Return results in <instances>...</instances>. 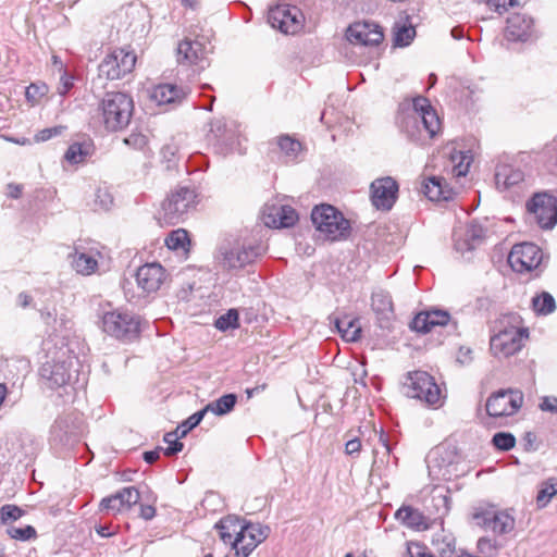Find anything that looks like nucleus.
<instances>
[{
    "instance_id": "obj_49",
    "label": "nucleus",
    "mask_w": 557,
    "mask_h": 557,
    "mask_svg": "<svg viewBox=\"0 0 557 557\" xmlns=\"http://www.w3.org/2000/svg\"><path fill=\"white\" fill-rule=\"evenodd\" d=\"M41 318L47 325L52 324V330L54 333L62 332L63 329H69V324H71V321L69 319L61 317L58 320L57 318L53 317V314L50 311H47V312L42 311Z\"/></svg>"
},
{
    "instance_id": "obj_53",
    "label": "nucleus",
    "mask_w": 557,
    "mask_h": 557,
    "mask_svg": "<svg viewBox=\"0 0 557 557\" xmlns=\"http://www.w3.org/2000/svg\"><path fill=\"white\" fill-rule=\"evenodd\" d=\"M487 5L495 12L502 14L508 10V8L518 5V0H487Z\"/></svg>"
},
{
    "instance_id": "obj_60",
    "label": "nucleus",
    "mask_w": 557,
    "mask_h": 557,
    "mask_svg": "<svg viewBox=\"0 0 557 557\" xmlns=\"http://www.w3.org/2000/svg\"><path fill=\"white\" fill-rule=\"evenodd\" d=\"M196 426V423H191V419L189 417L187 420H185L176 428V431L180 433L181 437H184L190 430H193Z\"/></svg>"
},
{
    "instance_id": "obj_38",
    "label": "nucleus",
    "mask_w": 557,
    "mask_h": 557,
    "mask_svg": "<svg viewBox=\"0 0 557 557\" xmlns=\"http://www.w3.org/2000/svg\"><path fill=\"white\" fill-rule=\"evenodd\" d=\"M49 87L47 84L38 82L30 84L25 90V97L30 106H37L41 99L48 94Z\"/></svg>"
},
{
    "instance_id": "obj_39",
    "label": "nucleus",
    "mask_w": 557,
    "mask_h": 557,
    "mask_svg": "<svg viewBox=\"0 0 557 557\" xmlns=\"http://www.w3.org/2000/svg\"><path fill=\"white\" fill-rule=\"evenodd\" d=\"M277 145L284 156L289 160L293 161L297 158L299 152L301 151V145L299 141L293 139L289 136H282L278 138Z\"/></svg>"
},
{
    "instance_id": "obj_11",
    "label": "nucleus",
    "mask_w": 557,
    "mask_h": 557,
    "mask_svg": "<svg viewBox=\"0 0 557 557\" xmlns=\"http://www.w3.org/2000/svg\"><path fill=\"white\" fill-rule=\"evenodd\" d=\"M195 201L196 194L194 189L180 187L162 202L165 221L171 224L178 223L195 205Z\"/></svg>"
},
{
    "instance_id": "obj_19",
    "label": "nucleus",
    "mask_w": 557,
    "mask_h": 557,
    "mask_svg": "<svg viewBox=\"0 0 557 557\" xmlns=\"http://www.w3.org/2000/svg\"><path fill=\"white\" fill-rule=\"evenodd\" d=\"M72 366V360L69 362H46L40 368V376L50 388L65 386L71 382L73 376L71 370Z\"/></svg>"
},
{
    "instance_id": "obj_62",
    "label": "nucleus",
    "mask_w": 557,
    "mask_h": 557,
    "mask_svg": "<svg viewBox=\"0 0 557 557\" xmlns=\"http://www.w3.org/2000/svg\"><path fill=\"white\" fill-rule=\"evenodd\" d=\"M161 448H157L154 450H149L144 453V460L148 463H153L160 457Z\"/></svg>"
},
{
    "instance_id": "obj_35",
    "label": "nucleus",
    "mask_w": 557,
    "mask_h": 557,
    "mask_svg": "<svg viewBox=\"0 0 557 557\" xmlns=\"http://www.w3.org/2000/svg\"><path fill=\"white\" fill-rule=\"evenodd\" d=\"M237 401V397L234 394H226L219 399L211 401L207 405V410L216 414L223 416L233 410Z\"/></svg>"
},
{
    "instance_id": "obj_57",
    "label": "nucleus",
    "mask_w": 557,
    "mask_h": 557,
    "mask_svg": "<svg viewBox=\"0 0 557 557\" xmlns=\"http://www.w3.org/2000/svg\"><path fill=\"white\" fill-rule=\"evenodd\" d=\"M112 197L111 195L106 191L99 189L96 194V203H99L100 208L102 209H109V207L112 205Z\"/></svg>"
},
{
    "instance_id": "obj_48",
    "label": "nucleus",
    "mask_w": 557,
    "mask_h": 557,
    "mask_svg": "<svg viewBox=\"0 0 557 557\" xmlns=\"http://www.w3.org/2000/svg\"><path fill=\"white\" fill-rule=\"evenodd\" d=\"M492 442L495 447L506 451L515 447L516 438L511 433L499 432L493 436Z\"/></svg>"
},
{
    "instance_id": "obj_10",
    "label": "nucleus",
    "mask_w": 557,
    "mask_h": 557,
    "mask_svg": "<svg viewBox=\"0 0 557 557\" xmlns=\"http://www.w3.org/2000/svg\"><path fill=\"white\" fill-rule=\"evenodd\" d=\"M542 259V250L533 243L517 244L508 255L509 265L518 273H528L537 269Z\"/></svg>"
},
{
    "instance_id": "obj_27",
    "label": "nucleus",
    "mask_w": 557,
    "mask_h": 557,
    "mask_svg": "<svg viewBox=\"0 0 557 557\" xmlns=\"http://www.w3.org/2000/svg\"><path fill=\"white\" fill-rule=\"evenodd\" d=\"M100 253L98 251H78L71 256L72 257V267L73 269L82 274V275H90L96 272L98 268V257Z\"/></svg>"
},
{
    "instance_id": "obj_15",
    "label": "nucleus",
    "mask_w": 557,
    "mask_h": 557,
    "mask_svg": "<svg viewBox=\"0 0 557 557\" xmlns=\"http://www.w3.org/2000/svg\"><path fill=\"white\" fill-rule=\"evenodd\" d=\"M473 518L478 524L497 535L509 534L515 530L516 519L512 510H483L475 512Z\"/></svg>"
},
{
    "instance_id": "obj_17",
    "label": "nucleus",
    "mask_w": 557,
    "mask_h": 557,
    "mask_svg": "<svg viewBox=\"0 0 557 557\" xmlns=\"http://www.w3.org/2000/svg\"><path fill=\"white\" fill-rule=\"evenodd\" d=\"M384 38L381 27L372 22H356L347 29V39L352 45L375 47Z\"/></svg>"
},
{
    "instance_id": "obj_63",
    "label": "nucleus",
    "mask_w": 557,
    "mask_h": 557,
    "mask_svg": "<svg viewBox=\"0 0 557 557\" xmlns=\"http://www.w3.org/2000/svg\"><path fill=\"white\" fill-rule=\"evenodd\" d=\"M207 412H210V410H207V406H206L202 410H199V411L195 412L194 414H191L190 416L191 423H196V425H198Z\"/></svg>"
},
{
    "instance_id": "obj_64",
    "label": "nucleus",
    "mask_w": 557,
    "mask_h": 557,
    "mask_svg": "<svg viewBox=\"0 0 557 557\" xmlns=\"http://www.w3.org/2000/svg\"><path fill=\"white\" fill-rule=\"evenodd\" d=\"M9 188V196L12 198H18L22 194V187L20 185L10 184L8 186Z\"/></svg>"
},
{
    "instance_id": "obj_23",
    "label": "nucleus",
    "mask_w": 557,
    "mask_h": 557,
    "mask_svg": "<svg viewBox=\"0 0 557 557\" xmlns=\"http://www.w3.org/2000/svg\"><path fill=\"white\" fill-rule=\"evenodd\" d=\"M298 214L289 206L265 207L263 211V221L271 227H289L296 223Z\"/></svg>"
},
{
    "instance_id": "obj_61",
    "label": "nucleus",
    "mask_w": 557,
    "mask_h": 557,
    "mask_svg": "<svg viewBox=\"0 0 557 557\" xmlns=\"http://www.w3.org/2000/svg\"><path fill=\"white\" fill-rule=\"evenodd\" d=\"M156 515V509L154 507L150 506V505H141L140 506V517L144 518L145 520H150L154 517Z\"/></svg>"
},
{
    "instance_id": "obj_56",
    "label": "nucleus",
    "mask_w": 557,
    "mask_h": 557,
    "mask_svg": "<svg viewBox=\"0 0 557 557\" xmlns=\"http://www.w3.org/2000/svg\"><path fill=\"white\" fill-rule=\"evenodd\" d=\"M72 87H73V77L70 76L66 72H63L60 77V84L58 87L59 95H61V96L66 95Z\"/></svg>"
},
{
    "instance_id": "obj_6",
    "label": "nucleus",
    "mask_w": 557,
    "mask_h": 557,
    "mask_svg": "<svg viewBox=\"0 0 557 557\" xmlns=\"http://www.w3.org/2000/svg\"><path fill=\"white\" fill-rule=\"evenodd\" d=\"M405 394L422 404L438 408L443 405V395L434 377L425 371L409 372L404 383Z\"/></svg>"
},
{
    "instance_id": "obj_43",
    "label": "nucleus",
    "mask_w": 557,
    "mask_h": 557,
    "mask_svg": "<svg viewBox=\"0 0 557 557\" xmlns=\"http://www.w3.org/2000/svg\"><path fill=\"white\" fill-rule=\"evenodd\" d=\"M557 493V480H549L544 483L537 493L536 502L540 507L545 506L549 499Z\"/></svg>"
},
{
    "instance_id": "obj_22",
    "label": "nucleus",
    "mask_w": 557,
    "mask_h": 557,
    "mask_svg": "<svg viewBox=\"0 0 557 557\" xmlns=\"http://www.w3.org/2000/svg\"><path fill=\"white\" fill-rule=\"evenodd\" d=\"M535 33L534 21L531 16L516 13L507 20L506 36L510 40L525 41Z\"/></svg>"
},
{
    "instance_id": "obj_51",
    "label": "nucleus",
    "mask_w": 557,
    "mask_h": 557,
    "mask_svg": "<svg viewBox=\"0 0 557 557\" xmlns=\"http://www.w3.org/2000/svg\"><path fill=\"white\" fill-rule=\"evenodd\" d=\"M22 509L15 505H4L0 508V520L2 523L15 521L22 517Z\"/></svg>"
},
{
    "instance_id": "obj_31",
    "label": "nucleus",
    "mask_w": 557,
    "mask_h": 557,
    "mask_svg": "<svg viewBox=\"0 0 557 557\" xmlns=\"http://www.w3.org/2000/svg\"><path fill=\"white\" fill-rule=\"evenodd\" d=\"M243 522V520L234 516H227L221 519L215 524V529L219 531L220 539L225 544H231L233 546L235 537L240 532Z\"/></svg>"
},
{
    "instance_id": "obj_50",
    "label": "nucleus",
    "mask_w": 557,
    "mask_h": 557,
    "mask_svg": "<svg viewBox=\"0 0 557 557\" xmlns=\"http://www.w3.org/2000/svg\"><path fill=\"white\" fill-rule=\"evenodd\" d=\"M480 554L485 556H494L500 548L497 542L491 537H481L476 544Z\"/></svg>"
},
{
    "instance_id": "obj_40",
    "label": "nucleus",
    "mask_w": 557,
    "mask_h": 557,
    "mask_svg": "<svg viewBox=\"0 0 557 557\" xmlns=\"http://www.w3.org/2000/svg\"><path fill=\"white\" fill-rule=\"evenodd\" d=\"M214 326L222 332H225L230 329H237L238 324V312L236 309H230L226 313L220 315L215 322Z\"/></svg>"
},
{
    "instance_id": "obj_54",
    "label": "nucleus",
    "mask_w": 557,
    "mask_h": 557,
    "mask_svg": "<svg viewBox=\"0 0 557 557\" xmlns=\"http://www.w3.org/2000/svg\"><path fill=\"white\" fill-rule=\"evenodd\" d=\"M63 126H54L39 131L34 139L37 143L49 140L50 138L60 135L63 132Z\"/></svg>"
},
{
    "instance_id": "obj_4",
    "label": "nucleus",
    "mask_w": 557,
    "mask_h": 557,
    "mask_svg": "<svg viewBox=\"0 0 557 557\" xmlns=\"http://www.w3.org/2000/svg\"><path fill=\"white\" fill-rule=\"evenodd\" d=\"M100 327L111 337L131 342L139 335L140 321L137 315L127 310L111 309L103 311L100 315Z\"/></svg>"
},
{
    "instance_id": "obj_24",
    "label": "nucleus",
    "mask_w": 557,
    "mask_h": 557,
    "mask_svg": "<svg viewBox=\"0 0 557 557\" xmlns=\"http://www.w3.org/2000/svg\"><path fill=\"white\" fill-rule=\"evenodd\" d=\"M450 320V315L445 310H429L419 312L412 320L411 327L420 333H428L435 326H444Z\"/></svg>"
},
{
    "instance_id": "obj_2",
    "label": "nucleus",
    "mask_w": 557,
    "mask_h": 557,
    "mask_svg": "<svg viewBox=\"0 0 557 557\" xmlns=\"http://www.w3.org/2000/svg\"><path fill=\"white\" fill-rule=\"evenodd\" d=\"M519 319L508 315L499 319L495 325V334L491 336L490 349L496 358H508L518 352L528 331L519 325Z\"/></svg>"
},
{
    "instance_id": "obj_18",
    "label": "nucleus",
    "mask_w": 557,
    "mask_h": 557,
    "mask_svg": "<svg viewBox=\"0 0 557 557\" xmlns=\"http://www.w3.org/2000/svg\"><path fill=\"white\" fill-rule=\"evenodd\" d=\"M166 273L164 268L157 262L146 263L137 269V286L145 293H154L164 283Z\"/></svg>"
},
{
    "instance_id": "obj_26",
    "label": "nucleus",
    "mask_w": 557,
    "mask_h": 557,
    "mask_svg": "<svg viewBox=\"0 0 557 557\" xmlns=\"http://www.w3.org/2000/svg\"><path fill=\"white\" fill-rule=\"evenodd\" d=\"M484 237V227L476 222H471L467 226L463 237L456 238L455 248L457 251L461 253H465L466 251H471L482 244Z\"/></svg>"
},
{
    "instance_id": "obj_13",
    "label": "nucleus",
    "mask_w": 557,
    "mask_h": 557,
    "mask_svg": "<svg viewBox=\"0 0 557 557\" xmlns=\"http://www.w3.org/2000/svg\"><path fill=\"white\" fill-rule=\"evenodd\" d=\"M527 208L542 228H552L557 223V199L554 196L546 193L535 194Z\"/></svg>"
},
{
    "instance_id": "obj_41",
    "label": "nucleus",
    "mask_w": 557,
    "mask_h": 557,
    "mask_svg": "<svg viewBox=\"0 0 557 557\" xmlns=\"http://www.w3.org/2000/svg\"><path fill=\"white\" fill-rule=\"evenodd\" d=\"M416 35V29L412 25H395V44L400 47L408 46Z\"/></svg>"
},
{
    "instance_id": "obj_32",
    "label": "nucleus",
    "mask_w": 557,
    "mask_h": 557,
    "mask_svg": "<svg viewBox=\"0 0 557 557\" xmlns=\"http://www.w3.org/2000/svg\"><path fill=\"white\" fill-rule=\"evenodd\" d=\"M334 324L346 342H356L360 338L361 326L358 319L336 318Z\"/></svg>"
},
{
    "instance_id": "obj_45",
    "label": "nucleus",
    "mask_w": 557,
    "mask_h": 557,
    "mask_svg": "<svg viewBox=\"0 0 557 557\" xmlns=\"http://www.w3.org/2000/svg\"><path fill=\"white\" fill-rule=\"evenodd\" d=\"M10 537L20 541H27L36 536V530L32 525L14 527L10 525L7 529Z\"/></svg>"
},
{
    "instance_id": "obj_1",
    "label": "nucleus",
    "mask_w": 557,
    "mask_h": 557,
    "mask_svg": "<svg viewBox=\"0 0 557 557\" xmlns=\"http://www.w3.org/2000/svg\"><path fill=\"white\" fill-rule=\"evenodd\" d=\"M403 127L413 141L433 138L441 129V121L430 101L424 97L413 99L412 111L403 121Z\"/></svg>"
},
{
    "instance_id": "obj_47",
    "label": "nucleus",
    "mask_w": 557,
    "mask_h": 557,
    "mask_svg": "<svg viewBox=\"0 0 557 557\" xmlns=\"http://www.w3.org/2000/svg\"><path fill=\"white\" fill-rule=\"evenodd\" d=\"M178 438H181V436L176 430L164 435L163 441L168 444V447L164 449L166 456H173L182 451L183 443H181Z\"/></svg>"
},
{
    "instance_id": "obj_34",
    "label": "nucleus",
    "mask_w": 557,
    "mask_h": 557,
    "mask_svg": "<svg viewBox=\"0 0 557 557\" xmlns=\"http://www.w3.org/2000/svg\"><path fill=\"white\" fill-rule=\"evenodd\" d=\"M532 308L535 313L547 315L555 311L556 302L549 293L542 292L532 298Z\"/></svg>"
},
{
    "instance_id": "obj_7",
    "label": "nucleus",
    "mask_w": 557,
    "mask_h": 557,
    "mask_svg": "<svg viewBox=\"0 0 557 557\" xmlns=\"http://www.w3.org/2000/svg\"><path fill=\"white\" fill-rule=\"evenodd\" d=\"M135 64L136 55L134 51L116 48L100 62L98 66L99 75L111 81L120 79L131 73Z\"/></svg>"
},
{
    "instance_id": "obj_58",
    "label": "nucleus",
    "mask_w": 557,
    "mask_h": 557,
    "mask_svg": "<svg viewBox=\"0 0 557 557\" xmlns=\"http://www.w3.org/2000/svg\"><path fill=\"white\" fill-rule=\"evenodd\" d=\"M361 449V442L359 438L349 440L345 445V453L349 456L359 454Z\"/></svg>"
},
{
    "instance_id": "obj_30",
    "label": "nucleus",
    "mask_w": 557,
    "mask_h": 557,
    "mask_svg": "<svg viewBox=\"0 0 557 557\" xmlns=\"http://www.w3.org/2000/svg\"><path fill=\"white\" fill-rule=\"evenodd\" d=\"M523 181V173L508 164L496 168L495 183L498 189H508Z\"/></svg>"
},
{
    "instance_id": "obj_42",
    "label": "nucleus",
    "mask_w": 557,
    "mask_h": 557,
    "mask_svg": "<svg viewBox=\"0 0 557 557\" xmlns=\"http://www.w3.org/2000/svg\"><path fill=\"white\" fill-rule=\"evenodd\" d=\"M124 144L131 148L139 151L148 150L149 139L148 136L140 132H133L124 138Z\"/></svg>"
},
{
    "instance_id": "obj_55",
    "label": "nucleus",
    "mask_w": 557,
    "mask_h": 557,
    "mask_svg": "<svg viewBox=\"0 0 557 557\" xmlns=\"http://www.w3.org/2000/svg\"><path fill=\"white\" fill-rule=\"evenodd\" d=\"M539 407L542 411H547V412L557 414V397H555V396L543 397L541 399Z\"/></svg>"
},
{
    "instance_id": "obj_21",
    "label": "nucleus",
    "mask_w": 557,
    "mask_h": 557,
    "mask_svg": "<svg viewBox=\"0 0 557 557\" xmlns=\"http://www.w3.org/2000/svg\"><path fill=\"white\" fill-rule=\"evenodd\" d=\"M209 50L199 40L184 39L177 47V62L205 67Z\"/></svg>"
},
{
    "instance_id": "obj_52",
    "label": "nucleus",
    "mask_w": 557,
    "mask_h": 557,
    "mask_svg": "<svg viewBox=\"0 0 557 557\" xmlns=\"http://www.w3.org/2000/svg\"><path fill=\"white\" fill-rule=\"evenodd\" d=\"M407 554L409 557H434L430 549L419 542H408Z\"/></svg>"
},
{
    "instance_id": "obj_28",
    "label": "nucleus",
    "mask_w": 557,
    "mask_h": 557,
    "mask_svg": "<svg viewBox=\"0 0 557 557\" xmlns=\"http://www.w3.org/2000/svg\"><path fill=\"white\" fill-rule=\"evenodd\" d=\"M423 194L432 201L449 200L453 190L447 186L442 177H429L422 186Z\"/></svg>"
},
{
    "instance_id": "obj_3",
    "label": "nucleus",
    "mask_w": 557,
    "mask_h": 557,
    "mask_svg": "<svg viewBox=\"0 0 557 557\" xmlns=\"http://www.w3.org/2000/svg\"><path fill=\"white\" fill-rule=\"evenodd\" d=\"M100 110L106 129L116 132L129 124L134 111V101L125 92H107L101 101Z\"/></svg>"
},
{
    "instance_id": "obj_25",
    "label": "nucleus",
    "mask_w": 557,
    "mask_h": 557,
    "mask_svg": "<svg viewBox=\"0 0 557 557\" xmlns=\"http://www.w3.org/2000/svg\"><path fill=\"white\" fill-rule=\"evenodd\" d=\"M187 92L173 84H159L150 91V99L158 106L171 104L181 102Z\"/></svg>"
},
{
    "instance_id": "obj_29",
    "label": "nucleus",
    "mask_w": 557,
    "mask_h": 557,
    "mask_svg": "<svg viewBox=\"0 0 557 557\" xmlns=\"http://www.w3.org/2000/svg\"><path fill=\"white\" fill-rule=\"evenodd\" d=\"M395 516L403 524L410 529L426 530L429 528V519L420 510L410 506L400 507Z\"/></svg>"
},
{
    "instance_id": "obj_36",
    "label": "nucleus",
    "mask_w": 557,
    "mask_h": 557,
    "mask_svg": "<svg viewBox=\"0 0 557 557\" xmlns=\"http://www.w3.org/2000/svg\"><path fill=\"white\" fill-rule=\"evenodd\" d=\"M371 306L372 309L380 314H384L393 310L392 298L388 293L384 290H379L372 294Z\"/></svg>"
},
{
    "instance_id": "obj_8",
    "label": "nucleus",
    "mask_w": 557,
    "mask_h": 557,
    "mask_svg": "<svg viewBox=\"0 0 557 557\" xmlns=\"http://www.w3.org/2000/svg\"><path fill=\"white\" fill-rule=\"evenodd\" d=\"M268 21L284 34H296L302 28L305 16L296 5L277 4L269 10Z\"/></svg>"
},
{
    "instance_id": "obj_20",
    "label": "nucleus",
    "mask_w": 557,
    "mask_h": 557,
    "mask_svg": "<svg viewBox=\"0 0 557 557\" xmlns=\"http://www.w3.org/2000/svg\"><path fill=\"white\" fill-rule=\"evenodd\" d=\"M140 499L138 490L134 486L123 487L121 491L104 497L100 503L101 510L120 512L128 510Z\"/></svg>"
},
{
    "instance_id": "obj_33",
    "label": "nucleus",
    "mask_w": 557,
    "mask_h": 557,
    "mask_svg": "<svg viewBox=\"0 0 557 557\" xmlns=\"http://www.w3.org/2000/svg\"><path fill=\"white\" fill-rule=\"evenodd\" d=\"M165 245L170 250L186 255L190 246L188 233L183 228L172 231L165 238Z\"/></svg>"
},
{
    "instance_id": "obj_46",
    "label": "nucleus",
    "mask_w": 557,
    "mask_h": 557,
    "mask_svg": "<svg viewBox=\"0 0 557 557\" xmlns=\"http://www.w3.org/2000/svg\"><path fill=\"white\" fill-rule=\"evenodd\" d=\"M459 159V161L454 165L453 173L456 176H465L470 168L472 158L468 152H459L457 156H453V161L456 162V160Z\"/></svg>"
},
{
    "instance_id": "obj_12",
    "label": "nucleus",
    "mask_w": 557,
    "mask_h": 557,
    "mask_svg": "<svg viewBox=\"0 0 557 557\" xmlns=\"http://www.w3.org/2000/svg\"><path fill=\"white\" fill-rule=\"evenodd\" d=\"M270 534V528L260 523L243 522L240 532L233 542L236 556L248 557Z\"/></svg>"
},
{
    "instance_id": "obj_44",
    "label": "nucleus",
    "mask_w": 557,
    "mask_h": 557,
    "mask_svg": "<svg viewBox=\"0 0 557 557\" xmlns=\"http://www.w3.org/2000/svg\"><path fill=\"white\" fill-rule=\"evenodd\" d=\"M433 544L440 557H453L455 554V540L451 537L443 536L442 539H436Z\"/></svg>"
},
{
    "instance_id": "obj_9",
    "label": "nucleus",
    "mask_w": 557,
    "mask_h": 557,
    "mask_svg": "<svg viewBox=\"0 0 557 557\" xmlns=\"http://www.w3.org/2000/svg\"><path fill=\"white\" fill-rule=\"evenodd\" d=\"M265 251L264 246L261 243H244L237 244L230 249H225L221 252L222 265L225 269H242L247 264L252 263L257 258L262 256Z\"/></svg>"
},
{
    "instance_id": "obj_59",
    "label": "nucleus",
    "mask_w": 557,
    "mask_h": 557,
    "mask_svg": "<svg viewBox=\"0 0 557 557\" xmlns=\"http://www.w3.org/2000/svg\"><path fill=\"white\" fill-rule=\"evenodd\" d=\"M472 360V349L469 347H460L457 354V361L467 364Z\"/></svg>"
},
{
    "instance_id": "obj_16",
    "label": "nucleus",
    "mask_w": 557,
    "mask_h": 557,
    "mask_svg": "<svg viewBox=\"0 0 557 557\" xmlns=\"http://www.w3.org/2000/svg\"><path fill=\"white\" fill-rule=\"evenodd\" d=\"M398 189L396 180L391 176L374 180L370 186L372 205L379 210H391L397 200Z\"/></svg>"
},
{
    "instance_id": "obj_37",
    "label": "nucleus",
    "mask_w": 557,
    "mask_h": 557,
    "mask_svg": "<svg viewBox=\"0 0 557 557\" xmlns=\"http://www.w3.org/2000/svg\"><path fill=\"white\" fill-rule=\"evenodd\" d=\"M88 154H89V146L88 145L75 143L67 148V150L64 154V159L71 164H78V163L84 162V160L86 159V157Z\"/></svg>"
},
{
    "instance_id": "obj_5",
    "label": "nucleus",
    "mask_w": 557,
    "mask_h": 557,
    "mask_svg": "<svg viewBox=\"0 0 557 557\" xmlns=\"http://www.w3.org/2000/svg\"><path fill=\"white\" fill-rule=\"evenodd\" d=\"M311 220L320 236L326 240H341L349 235V221L333 206L321 205L315 207L312 210Z\"/></svg>"
},
{
    "instance_id": "obj_14",
    "label": "nucleus",
    "mask_w": 557,
    "mask_h": 557,
    "mask_svg": "<svg viewBox=\"0 0 557 557\" xmlns=\"http://www.w3.org/2000/svg\"><path fill=\"white\" fill-rule=\"evenodd\" d=\"M523 394L520 391H499L486 401V411L491 417L515 414L522 406Z\"/></svg>"
}]
</instances>
